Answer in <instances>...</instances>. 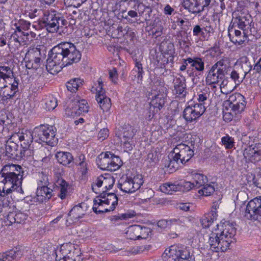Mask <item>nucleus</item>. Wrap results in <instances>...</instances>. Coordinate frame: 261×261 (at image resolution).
<instances>
[{"instance_id":"f257e3e1","label":"nucleus","mask_w":261,"mask_h":261,"mask_svg":"<svg viewBox=\"0 0 261 261\" xmlns=\"http://www.w3.org/2000/svg\"><path fill=\"white\" fill-rule=\"evenodd\" d=\"M19 165L5 166L0 172V192L17 193L22 198L24 194L21 187L23 171Z\"/></svg>"},{"instance_id":"f03ea898","label":"nucleus","mask_w":261,"mask_h":261,"mask_svg":"<svg viewBox=\"0 0 261 261\" xmlns=\"http://www.w3.org/2000/svg\"><path fill=\"white\" fill-rule=\"evenodd\" d=\"M55 174L58 178L54 184L53 189L48 187V178L45 175L42 174V180L39 181L40 186L37 188L36 196L34 198L35 201L39 203H43L49 200L52 196L56 194L61 199H64L66 197L68 184L62 178H60L61 173L55 172Z\"/></svg>"},{"instance_id":"7ed1b4c3","label":"nucleus","mask_w":261,"mask_h":261,"mask_svg":"<svg viewBox=\"0 0 261 261\" xmlns=\"http://www.w3.org/2000/svg\"><path fill=\"white\" fill-rule=\"evenodd\" d=\"M236 233L234 223L227 222L221 233L212 232L209 235L208 243L210 249L216 252L226 251L229 249L230 244L235 241L234 237Z\"/></svg>"},{"instance_id":"20e7f679","label":"nucleus","mask_w":261,"mask_h":261,"mask_svg":"<svg viewBox=\"0 0 261 261\" xmlns=\"http://www.w3.org/2000/svg\"><path fill=\"white\" fill-rule=\"evenodd\" d=\"M65 42H62L54 46L49 52L48 58L46 61V69L51 72L65 67L66 57Z\"/></svg>"},{"instance_id":"39448f33","label":"nucleus","mask_w":261,"mask_h":261,"mask_svg":"<svg viewBox=\"0 0 261 261\" xmlns=\"http://www.w3.org/2000/svg\"><path fill=\"white\" fill-rule=\"evenodd\" d=\"M39 24L50 33L57 32L60 28L67 24V21L62 14L55 10H45L39 20Z\"/></svg>"},{"instance_id":"423d86ee","label":"nucleus","mask_w":261,"mask_h":261,"mask_svg":"<svg viewBox=\"0 0 261 261\" xmlns=\"http://www.w3.org/2000/svg\"><path fill=\"white\" fill-rule=\"evenodd\" d=\"M163 258L165 261H193L194 259L189 248L180 244L173 245L167 248Z\"/></svg>"},{"instance_id":"0eeeda50","label":"nucleus","mask_w":261,"mask_h":261,"mask_svg":"<svg viewBox=\"0 0 261 261\" xmlns=\"http://www.w3.org/2000/svg\"><path fill=\"white\" fill-rule=\"evenodd\" d=\"M34 140L39 143H45L51 146L58 143L56 137V129L53 126L40 125L34 129Z\"/></svg>"},{"instance_id":"6e6552de","label":"nucleus","mask_w":261,"mask_h":261,"mask_svg":"<svg viewBox=\"0 0 261 261\" xmlns=\"http://www.w3.org/2000/svg\"><path fill=\"white\" fill-rule=\"evenodd\" d=\"M225 61L224 59H221L211 67L205 79L206 85L217 84L224 79L226 69Z\"/></svg>"},{"instance_id":"1a4fd4ad","label":"nucleus","mask_w":261,"mask_h":261,"mask_svg":"<svg viewBox=\"0 0 261 261\" xmlns=\"http://www.w3.org/2000/svg\"><path fill=\"white\" fill-rule=\"evenodd\" d=\"M246 102L245 97L239 93H235L229 96L224 102V107L227 110H232L234 114H240L245 108Z\"/></svg>"},{"instance_id":"9d476101","label":"nucleus","mask_w":261,"mask_h":261,"mask_svg":"<svg viewBox=\"0 0 261 261\" xmlns=\"http://www.w3.org/2000/svg\"><path fill=\"white\" fill-rule=\"evenodd\" d=\"M165 96L164 94H155L152 97L149 103V107L145 114V118L147 120H151L154 114L158 113L165 104Z\"/></svg>"},{"instance_id":"9b49d317","label":"nucleus","mask_w":261,"mask_h":261,"mask_svg":"<svg viewBox=\"0 0 261 261\" xmlns=\"http://www.w3.org/2000/svg\"><path fill=\"white\" fill-rule=\"evenodd\" d=\"M205 108V106L203 104H194L188 106L184 110L183 117L187 122L195 121L204 113Z\"/></svg>"},{"instance_id":"f8f14e48","label":"nucleus","mask_w":261,"mask_h":261,"mask_svg":"<svg viewBox=\"0 0 261 261\" xmlns=\"http://www.w3.org/2000/svg\"><path fill=\"white\" fill-rule=\"evenodd\" d=\"M252 23V18L250 15L242 14L235 18L232 25L237 26L239 29L245 31V34L254 35L256 30Z\"/></svg>"},{"instance_id":"ddd939ff","label":"nucleus","mask_w":261,"mask_h":261,"mask_svg":"<svg viewBox=\"0 0 261 261\" xmlns=\"http://www.w3.org/2000/svg\"><path fill=\"white\" fill-rule=\"evenodd\" d=\"M143 183L142 178L134 177H126L125 179H121L118 184V188L125 193H133L139 190Z\"/></svg>"},{"instance_id":"4468645a","label":"nucleus","mask_w":261,"mask_h":261,"mask_svg":"<svg viewBox=\"0 0 261 261\" xmlns=\"http://www.w3.org/2000/svg\"><path fill=\"white\" fill-rule=\"evenodd\" d=\"M173 154L180 160V164H184L193 156L194 151L188 145L181 143L174 148Z\"/></svg>"},{"instance_id":"2eb2a0df","label":"nucleus","mask_w":261,"mask_h":261,"mask_svg":"<svg viewBox=\"0 0 261 261\" xmlns=\"http://www.w3.org/2000/svg\"><path fill=\"white\" fill-rule=\"evenodd\" d=\"M97 93L96 95V99L101 109L103 111H108L111 107V99L105 94V91L103 89V82L101 77L97 81Z\"/></svg>"},{"instance_id":"dca6fc26","label":"nucleus","mask_w":261,"mask_h":261,"mask_svg":"<svg viewBox=\"0 0 261 261\" xmlns=\"http://www.w3.org/2000/svg\"><path fill=\"white\" fill-rule=\"evenodd\" d=\"M261 215V199L254 198L247 204L244 216L248 219L257 220Z\"/></svg>"},{"instance_id":"f3484780","label":"nucleus","mask_w":261,"mask_h":261,"mask_svg":"<svg viewBox=\"0 0 261 261\" xmlns=\"http://www.w3.org/2000/svg\"><path fill=\"white\" fill-rule=\"evenodd\" d=\"M66 66L79 62L81 59V54L75 46L70 42H65Z\"/></svg>"},{"instance_id":"a211bd4d","label":"nucleus","mask_w":261,"mask_h":261,"mask_svg":"<svg viewBox=\"0 0 261 261\" xmlns=\"http://www.w3.org/2000/svg\"><path fill=\"white\" fill-rule=\"evenodd\" d=\"M228 32V36L230 41L236 45H242L247 40L248 36L253 35L245 34V31L242 33L241 31L236 29L233 25L229 27Z\"/></svg>"},{"instance_id":"6ab92c4d","label":"nucleus","mask_w":261,"mask_h":261,"mask_svg":"<svg viewBox=\"0 0 261 261\" xmlns=\"http://www.w3.org/2000/svg\"><path fill=\"white\" fill-rule=\"evenodd\" d=\"M20 205L25 208H21L23 212H25L28 210L29 205L28 203L23 201L20 203ZM28 217V215L24 212H21V211L16 213L10 211L7 215V219L8 221L11 224L14 223H21L25 221Z\"/></svg>"},{"instance_id":"aec40b11","label":"nucleus","mask_w":261,"mask_h":261,"mask_svg":"<svg viewBox=\"0 0 261 261\" xmlns=\"http://www.w3.org/2000/svg\"><path fill=\"white\" fill-rule=\"evenodd\" d=\"M14 31L10 37L8 45L10 46L14 45L18 47L22 43L25 41V35H28V33L18 30H13Z\"/></svg>"},{"instance_id":"412c9836","label":"nucleus","mask_w":261,"mask_h":261,"mask_svg":"<svg viewBox=\"0 0 261 261\" xmlns=\"http://www.w3.org/2000/svg\"><path fill=\"white\" fill-rule=\"evenodd\" d=\"M138 130V127L129 126L126 128V129L123 133V138L124 141H121L123 142L124 145L126 146V148H127L128 150H131L133 149V146L130 144V141Z\"/></svg>"},{"instance_id":"4be33fe9","label":"nucleus","mask_w":261,"mask_h":261,"mask_svg":"<svg viewBox=\"0 0 261 261\" xmlns=\"http://www.w3.org/2000/svg\"><path fill=\"white\" fill-rule=\"evenodd\" d=\"M10 194L0 192V212L4 211L8 214L13 209V201L12 198L8 196Z\"/></svg>"},{"instance_id":"5701e85b","label":"nucleus","mask_w":261,"mask_h":261,"mask_svg":"<svg viewBox=\"0 0 261 261\" xmlns=\"http://www.w3.org/2000/svg\"><path fill=\"white\" fill-rule=\"evenodd\" d=\"M18 145L12 141H8L5 145V156L10 159H18L19 151Z\"/></svg>"},{"instance_id":"b1692460","label":"nucleus","mask_w":261,"mask_h":261,"mask_svg":"<svg viewBox=\"0 0 261 261\" xmlns=\"http://www.w3.org/2000/svg\"><path fill=\"white\" fill-rule=\"evenodd\" d=\"M56 158L58 162L63 166H71L74 163L73 156L69 152H58L56 154Z\"/></svg>"},{"instance_id":"393cba45","label":"nucleus","mask_w":261,"mask_h":261,"mask_svg":"<svg viewBox=\"0 0 261 261\" xmlns=\"http://www.w3.org/2000/svg\"><path fill=\"white\" fill-rule=\"evenodd\" d=\"M19 140L20 142V145L22 148L30 147L34 140V131L31 132L25 130L18 135Z\"/></svg>"},{"instance_id":"a878e982","label":"nucleus","mask_w":261,"mask_h":261,"mask_svg":"<svg viewBox=\"0 0 261 261\" xmlns=\"http://www.w3.org/2000/svg\"><path fill=\"white\" fill-rule=\"evenodd\" d=\"M238 62L242 70L241 73L245 77H250L251 75H253V68L251 63L249 62V59L246 56L241 57Z\"/></svg>"},{"instance_id":"bb28decb","label":"nucleus","mask_w":261,"mask_h":261,"mask_svg":"<svg viewBox=\"0 0 261 261\" xmlns=\"http://www.w3.org/2000/svg\"><path fill=\"white\" fill-rule=\"evenodd\" d=\"M97 199L94 200V204L93 206V210L96 214H102L107 212L113 211L115 209L109 208L107 204L103 201V199L97 197Z\"/></svg>"},{"instance_id":"cd10ccee","label":"nucleus","mask_w":261,"mask_h":261,"mask_svg":"<svg viewBox=\"0 0 261 261\" xmlns=\"http://www.w3.org/2000/svg\"><path fill=\"white\" fill-rule=\"evenodd\" d=\"M14 82L12 84H9L10 87L4 88L5 90L3 92V97L7 99H11L18 91L19 80L14 76Z\"/></svg>"},{"instance_id":"c85d7f7f","label":"nucleus","mask_w":261,"mask_h":261,"mask_svg":"<svg viewBox=\"0 0 261 261\" xmlns=\"http://www.w3.org/2000/svg\"><path fill=\"white\" fill-rule=\"evenodd\" d=\"M12 30H18L21 31H28L30 29L31 24L30 21L23 19H15L11 22Z\"/></svg>"},{"instance_id":"c756f323","label":"nucleus","mask_w":261,"mask_h":261,"mask_svg":"<svg viewBox=\"0 0 261 261\" xmlns=\"http://www.w3.org/2000/svg\"><path fill=\"white\" fill-rule=\"evenodd\" d=\"M111 155V152H106V153L100 154L98 159L96 160L97 165L98 167L103 170H109V162L110 161V156Z\"/></svg>"},{"instance_id":"7c9ffc66","label":"nucleus","mask_w":261,"mask_h":261,"mask_svg":"<svg viewBox=\"0 0 261 261\" xmlns=\"http://www.w3.org/2000/svg\"><path fill=\"white\" fill-rule=\"evenodd\" d=\"M181 5L185 9L188 10L189 13L195 14L200 13V10L198 8L196 0H183Z\"/></svg>"},{"instance_id":"2f4dec72","label":"nucleus","mask_w":261,"mask_h":261,"mask_svg":"<svg viewBox=\"0 0 261 261\" xmlns=\"http://www.w3.org/2000/svg\"><path fill=\"white\" fill-rule=\"evenodd\" d=\"M28 55L32 58L31 60L34 63V69H37L40 66L41 53L40 49L38 47L30 49L28 51Z\"/></svg>"},{"instance_id":"473e14b6","label":"nucleus","mask_w":261,"mask_h":261,"mask_svg":"<svg viewBox=\"0 0 261 261\" xmlns=\"http://www.w3.org/2000/svg\"><path fill=\"white\" fill-rule=\"evenodd\" d=\"M191 64V66L195 68L198 72H203L204 70V62L201 58H188L186 60V62Z\"/></svg>"},{"instance_id":"72a5a7b5","label":"nucleus","mask_w":261,"mask_h":261,"mask_svg":"<svg viewBox=\"0 0 261 261\" xmlns=\"http://www.w3.org/2000/svg\"><path fill=\"white\" fill-rule=\"evenodd\" d=\"M143 70L142 65L137 60L135 61V67L132 71V75L134 76V80H136L137 83H140L143 79Z\"/></svg>"},{"instance_id":"f704fd0d","label":"nucleus","mask_w":261,"mask_h":261,"mask_svg":"<svg viewBox=\"0 0 261 261\" xmlns=\"http://www.w3.org/2000/svg\"><path fill=\"white\" fill-rule=\"evenodd\" d=\"M170 156L171 158H168L167 160H165V167L168 168L170 172H173L178 168L180 162L178 159L175 158V155L173 153Z\"/></svg>"},{"instance_id":"c9c22d12","label":"nucleus","mask_w":261,"mask_h":261,"mask_svg":"<svg viewBox=\"0 0 261 261\" xmlns=\"http://www.w3.org/2000/svg\"><path fill=\"white\" fill-rule=\"evenodd\" d=\"M192 181L195 186V189L199 188L208 181L207 177L203 174L194 173L192 174Z\"/></svg>"},{"instance_id":"e433bc0d","label":"nucleus","mask_w":261,"mask_h":261,"mask_svg":"<svg viewBox=\"0 0 261 261\" xmlns=\"http://www.w3.org/2000/svg\"><path fill=\"white\" fill-rule=\"evenodd\" d=\"M85 214V212L83 210L81 204L74 206L69 212L68 215L73 219L77 220L83 217Z\"/></svg>"},{"instance_id":"4c0bfd02","label":"nucleus","mask_w":261,"mask_h":261,"mask_svg":"<svg viewBox=\"0 0 261 261\" xmlns=\"http://www.w3.org/2000/svg\"><path fill=\"white\" fill-rule=\"evenodd\" d=\"M110 159L108 171H116L119 169L122 165V162L120 158L112 153L111 155L110 156Z\"/></svg>"},{"instance_id":"58836bf2","label":"nucleus","mask_w":261,"mask_h":261,"mask_svg":"<svg viewBox=\"0 0 261 261\" xmlns=\"http://www.w3.org/2000/svg\"><path fill=\"white\" fill-rule=\"evenodd\" d=\"M179 189L178 184L176 183L166 182L160 187L161 191L167 194H172L174 192L179 191Z\"/></svg>"},{"instance_id":"ea45409f","label":"nucleus","mask_w":261,"mask_h":261,"mask_svg":"<svg viewBox=\"0 0 261 261\" xmlns=\"http://www.w3.org/2000/svg\"><path fill=\"white\" fill-rule=\"evenodd\" d=\"M83 81L80 78H74L71 79L66 83V87L68 91L70 92H75L78 88L82 85Z\"/></svg>"},{"instance_id":"a19ab883","label":"nucleus","mask_w":261,"mask_h":261,"mask_svg":"<svg viewBox=\"0 0 261 261\" xmlns=\"http://www.w3.org/2000/svg\"><path fill=\"white\" fill-rule=\"evenodd\" d=\"M19 251L16 249L10 250L0 253V261H13L16 259Z\"/></svg>"},{"instance_id":"79ce46f5","label":"nucleus","mask_w":261,"mask_h":261,"mask_svg":"<svg viewBox=\"0 0 261 261\" xmlns=\"http://www.w3.org/2000/svg\"><path fill=\"white\" fill-rule=\"evenodd\" d=\"M139 229L140 225H134L129 226L125 233L127 238L134 240H139Z\"/></svg>"},{"instance_id":"37998d69","label":"nucleus","mask_w":261,"mask_h":261,"mask_svg":"<svg viewBox=\"0 0 261 261\" xmlns=\"http://www.w3.org/2000/svg\"><path fill=\"white\" fill-rule=\"evenodd\" d=\"M73 106L77 107L78 115H80V114L82 112L87 113L88 111L87 103L84 99H82L81 101H73Z\"/></svg>"},{"instance_id":"c03bdc74","label":"nucleus","mask_w":261,"mask_h":261,"mask_svg":"<svg viewBox=\"0 0 261 261\" xmlns=\"http://www.w3.org/2000/svg\"><path fill=\"white\" fill-rule=\"evenodd\" d=\"M33 150L31 149L30 147H27L26 149L22 148L19 151L18 158L31 161L33 159Z\"/></svg>"},{"instance_id":"a18cd8bd","label":"nucleus","mask_w":261,"mask_h":261,"mask_svg":"<svg viewBox=\"0 0 261 261\" xmlns=\"http://www.w3.org/2000/svg\"><path fill=\"white\" fill-rule=\"evenodd\" d=\"M202 186V189L198 191L199 194L208 196L214 193L215 191L214 187L211 184L206 183Z\"/></svg>"},{"instance_id":"49530a36","label":"nucleus","mask_w":261,"mask_h":261,"mask_svg":"<svg viewBox=\"0 0 261 261\" xmlns=\"http://www.w3.org/2000/svg\"><path fill=\"white\" fill-rule=\"evenodd\" d=\"M115 183V179L113 176L109 174H106L104 176V180L103 182V189L105 191L109 190L112 188Z\"/></svg>"},{"instance_id":"de8ad7c7","label":"nucleus","mask_w":261,"mask_h":261,"mask_svg":"<svg viewBox=\"0 0 261 261\" xmlns=\"http://www.w3.org/2000/svg\"><path fill=\"white\" fill-rule=\"evenodd\" d=\"M45 108L48 110H53L55 109L57 105V99L56 98L51 96H48L47 98H46L45 100Z\"/></svg>"},{"instance_id":"09e8293b","label":"nucleus","mask_w":261,"mask_h":261,"mask_svg":"<svg viewBox=\"0 0 261 261\" xmlns=\"http://www.w3.org/2000/svg\"><path fill=\"white\" fill-rule=\"evenodd\" d=\"M221 142L225 148L227 149H231L234 146V139L228 135L221 138Z\"/></svg>"},{"instance_id":"8fccbe9b","label":"nucleus","mask_w":261,"mask_h":261,"mask_svg":"<svg viewBox=\"0 0 261 261\" xmlns=\"http://www.w3.org/2000/svg\"><path fill=\"white\" fill-rule=\"evenodd\" d=\"M245 77L241 73H239L235 70H233L230 73V78L237 85H240Z\"/></svg>"},{"instance_id":"3c124183","label":"nucleus","mask_w":261,"mask_h":261,"mask_svg":"<svg viewBox=\"0 0 261 261\" xmlns=\"http://www.w3.org/2000/svg\"><path fill=\"white\" fill-rule=\"evenodd\" d=\"M178 185L179 188H180L179 189V191H189L194 188L195 189L193 181L184 180L178 183Z\"/></svg>"},{"instance_id":"603ef678","label":"nucleus","mask_w":261,"mask_h":261,"mask_svg":"<svg viewBox=\"0 0 261 261\" xmlns=\"http://www.w3.org/2000/svg\"><path fill=\"white\" fill-rule=\"evenodd\" d=\"M186 88V86H181L180 87L174 89L173 90V92L174 94L176 96V97H178L179 99L182 100L185 98L188 93Z\"/></svg>"},{"instance_id":"864d4df0","label":"nucleus","mask_w":261,"mask_h":261,"mask_svg":"<svg viewBox=\"0 0 261 261\" xmlns=\"http://www.w3.org/2000/svg\"><path fill=\"white\" fill-rule=\"evenodd\" d=\"M44 10L41 9L33 8L28 12L26 14L31 19H35L36 18L43 16L44 13Z\"/></svg>"},{"instance_id":"5fc2aeb1","label":"nucleus","mask_w":261,"mask_h":261,"mask_svg":"<svg viewBox=\"0 0 261 261\" xmlns=\"http://www.w3.org/2000/svg\"><path fill=\"white\" fill-rule=\"evenodd\" d=\"M140 231L139 232V239H146L151 233V229L147 227L140 225Z\"/></svg>"},{"instance_id":"6e6d98bb","label":"nucleus","mask_w":261,"mask_h":261,"mask_svg":"<svg viewBox=\"0 0 261 261\" xmlns=\"http://www.w3.org/2000/svg\"><path fill=\"white\" fill-rule=\"evenodd\" d=\"M146 162L148 163L147 165L150 166H153L158 161V157L156 152H149L146 159Z\"/></svg>"},{"instance_id":"4d7b16f0","label":"nucleus","mask_w":261,"mask_h":261,"mask_svg":"<svg viewBox=\"0 0 261 261\" xmlns=\"http://www.w3.org/2000/svg\"><path fill=\"white\" fill-rule=\"evenodd\" d=\"M77 107L73 106V101H72L65 109V114L68 116H74L77 114Z\"/></svg>"},{"instance_id":"13d9d810","label":"nucleus","mask_w":261,"mask_h":261,"mask_svg":"<svg viewBox=\"0 0 261 261\" xmlns=\"http://www.w3.org/2000/svg\"><path fill=\"white\" fill-rule=\"evenodd\" d=\"M229 110V112H225L223 114V117L224 121L229 122L233 119L236 120L239 118V114H234V112H232V110Z\"/></svg>"},{"instance_id":"bf43d9fd","label":"nucleus","mask_w":261,"mask_h":261,"mask_svg":"<svg viewBox=\"0 0 261 261\" xmlns=\"http://www.w3.org/2000/svg\"><path fill=\"white\" fill-rule=\"evenodd\" d=\"M198 8L200 10V13L205 9H208L211 0H196Z\"/></svg>"},{"instance_id":"052dcab7","label":"nucleus","mask_w":261,"mask_h":261,"mask_svg":"<svg viewBox=\"0 0 261 261\" xmlns=\"http://www.w3.org/2000/svg\"><path fill=\"white\" fill-rule=\"evenodd\" d=\"M217 216V214L215 211H211L207 214H205L204 216L206 218L208 223L211 225L216 220Z\"/></svg>"},{"instance_id":"680f3d73","label":"nucleus","mask_w":261,"mask_h":261,"mask_svg":"<svg viewBox=\"0 0 261 261\" xmlns=\"http://www.w3.org/2000/svg\"><path fill=\"white\" fill-rule=\"evenodd\" d=\"M109 78L110 80L115 84H117L118 80V74L116 68H114L109 71Z\"/></svg>"},{"instance_id":"e2e57ef3","label":"nucleus","mask_w":261,"mask_h":261,"mask_svg":"<svg viewBox=\"0 0 261 261\" xmlns=\"http://www.w3.org/2000/svg\"><path fill=\"white\" fill-rule=\"evenodd\" d=\"M106 199H108V200H109L113 201L112 202V203L113 204V206H112L111 209L112 208L115 209L116 206L118 204V200L117 196L113 193H107L106 192Z\"/></svg>"},{"instance_id":"0e129e2a","label":"nucleus","mask_w":261,"mask_h":261,"mask_svg":"<svg viewBox=\"0 0 261 261\" xmlns=\"http://www.w3.org/2000/svg\"><path fill=\"white\" fill-rule=\"evenodd\" d=\"M174 89L186 86V80L184 77H176L173 81Z\"/></svg>"},{"instance_id":"69168bd1","label":"nucleus","mask_w":261,"mask_h":261,"mask_svg":"<svg viewBox=\"0 0 261 261\" xmlns=\"http://www.w3.org/2000/svg\"><path fill=\"white\" fill-rule=\"evenodd\" d=\"M104 180V175H101L98 176L94 183V185H92V190L94 192L97 193L98 192L96 191V187L97 188H100L103 186V182Z\"/></svg>"},{"instance_id":"338daca9","label":"nucleus","mask_w":261,"mask_h":261,"mask_svg":"<svg viewBox=\"0 0 261 261\" xmlns=\"http://www.w3.org/2000/svg\"><path fill=\"white\" fill-rule=\"evenodd\" d=\"M253 154L250 157V160L252 163H256L261 160V151L254 150Z\"/></svg>"},{"instance_id":"774afa93","label":"nucleus","mask_w":261,"mask_h":261,"mask_svg":"<svg viewBox=\"0 0 261 261\" xmlns=\"http://www.w3.org/2000/svg\"><path fill=\"white\" fill-rule=\"evenodd\" d=\"M109 136V130L107 128H103L100 129L98 134V139L103 141Z\"/></svg>"}]
</instances>
